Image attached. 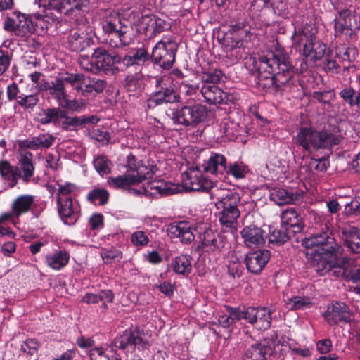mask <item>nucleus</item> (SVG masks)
Instances as JSON below:
<instances>
[{"label": "nucleus", "instance_id": "nucleus-1", "mask_svg": "<svg viewBox=\"0 0 360 360\" xmlns=\"http://www.w3.org/2000/svg\"><path fill=\"white\" fill-rule=\"evenodd\" d=\"M131 20L139 22L140 29L148 39H153L172 27L171 22L167 19L156 15H141L137 8L129 11V19L115 11L108 10L103 18L102 29L105 34H115L119 39L118 41L110 39L109 44L111 47L122 48L134 43L135 34Z\"/></svg>", "mask_w": 360, "mask_h": 360}, {"label": "nucleus", "instance_id": "nucleus-11", "mask_svg": "<svg viewBox=\"0 0 360 360\" xmlns=\"http://www.w3.org/2000/svg\"><path fill=\"white\" fill-rule=\"evenodd\" d=\"M184 185L187 191H205L211 193L214 188L213 182L203 176L196 170H191L184 173Z\"/></svg>", "mask_w": 360, "mask_h": 360}, {"label": "nucleus", "instance_id": "nucleus-64", "mask_svg": "<svg viewBox=\"0 0 360 360\" xmlns=\"http://www.w3.org/2000/svg\"><path fill=\"white\" fill-rule=\"evenodd\" d=\"M345 211L349 214H360V198H354L345 205Z\"/></svg>", "mask_w": 360, "mask_h": 360}, {"label": "nucleus", "instance_id": "nucleus-49", "mask_svg": "<svg viewBox=\"0 0 360 360\" xmlns=\"http://www.w3.org/2000/svg\"><path fill=\"white\" fill-rule=\"evenodd\" d=\"M69 6L68 15L75 17L80 15L81 13H84L89 11V0H74Z\"/></svg>", "mask_w": 360, "mask_h": 360}, {"label": "nucleus", "instance_id": "nucleus-22", "mask_svg": "<svg viewBox=\"0 0 360 360\" xmlns=\"http://www.w3.org/2000/svg\"><path fill=\"white\" fill-rule=\"evenodd\" d=\"M178 96L172 87H161L147 100L146 105L148 109L155 108L156 106L167 103L177 101Z\"/></svg>", "mask_w": 360, "mask_h": 360}, {"label": "nucleus", "instance_id": "nucleus-58", "mask_svg": "<svg viewBox=\"0 0 360 360\" xmlns=\"http://www.w3.org/2000/svg\"><path fill=\"white\" fill-rule=\"evenodd\" d=\"M329 166V160L326 157L321 158H311L309 162L310 169H314L319 172H326Z\"/></svg>", "mask_w": 360, "mask_h": 360}, {"label": "nucleus", "instance_id": "nucleus-28", "mask_svg": "<svg viewBox=\"0 0 360 360\" xmlns=\"http://www.w3.org/2000/svg\"><path fill=\"white\" fill-rule=\"evenodd\" d=\"M343 243L347 250L354 254H360V229L350 227L342 232Z\"/></svg>", "mask_w": 360, "mask_h": 360}, {"label": "nucleus", "instance_id": "nucleus-44", "mask_svg": "<svg viewBox=\"0 0 360 360\" xmlns=\"http://www.w3.org/2000/svg\"><path fill=\"white\" fill-rule=\"evenodd\" d=\"M248 171V167L243 162H236L226 166L224 173L232 175L236 179H243Z\"/></svg>", "mask_w": 360, "mask_h": 360}, {"label": "nucleus", "instance_id": "nucleus-13", "mask_svg": "<svg viewBox=\"0 0 360 360\" xmlns=\"http://www.w3.org/2000/svg\"><path fill=\"white\" fill-rule=\"evenodd\" d=\"M271 319V311L266 308L246 309V321L257 330H265L269 328Z\"/></svg>", "mask_w": 360, "mask_h": 360}, {"label": "nucleus", "instance_id": "nucleus-29", "mask_svg": "<svg viewBox=\"0 0 360 360\" xmlns=\"http://www.w3.org/2000/svg\"><path fill=\"white\" fill-rule=\"evenodd\" d=\"M70 254L66 250H60L46 255V264L54 270H60L69 262Z\"/></svg>", "mask_w": 360, "mask_h": 360}, {"label": "nucleus", "instance_id": "nucleus-10", "mask_svg": "<svg viewBox=\"0 0 360 360\" xmlns=\"http://www.w3.org/2000/svg\"><path fill=\"white\" fill-rule=\"evenodd\" d=\"M57 209L62 221L68 225L74 224L79 217L80 206L77 200L68 197L56 196Z\"/></svg>", "mask_w": 360, "mask_h": 360}, {"label": "nucleus", "instance_id": "nucleus-21", "mask_svg": "<svg viewBox=\"0 0 360 360\" xmlns=\"http://www.w3.org/2000/svg\"><path fill=\"white\" fill-rule=\"evenodd\" d=\"M241 236L244 243L250 248H259L265 243L264 231L255 225L244 227L241 231Z\"/></svg>", "mask_w": 360, "mask_h": 360}, {"label": "nucleus", "instance_id": "nucleus-24", "mask_svg": "<svg viewBox=\"0 0 360 360\" xmlns=\"http://www.w3.org/2000/svg\"><path fill=\"white\" fill-rule=\"evenodd\" d=\"M36 88L38 91H48L58 103L65 98L67 94L60 77H56L54 80L51 82L43 80L40 84L36 86Z\"/></svg>", "mask_w": 360, "mask_h": 360}, {"label": "nucleus", "instance_id": "nucleus-45", "mask_svg": "<svg viewBox=\"0 0 360 360\" xmlns=\"http://www.w3.org/2000/svg\"><path fill=\"white\" fill-rule=\"evenodd\" d=\"M41 347V343L35 338H28L25 340L20 347V351L24 354L37 357Z\"/></svg>", "mask_w": 360, "mask_h": 360}, {"label": "nucleus", "instance_id": "nucleus-30", "mask_svg": "<svg viewBox=\"0 0 360 360\" xmlns=\"http://www.w3.org/2000/svg\"><path fill=\"white\" fill-rule=\"evenodd\" d=\"M147 188L153 192L151 196L160 195L161 196L170 195L174 193H178L180 191L179 186L170 182H165L163 181H153L148 183Z\"/></svg>", "mask_w": 360, "mask_h": 360}, {"label": "nucleus", "instance_id": "nucleus-42", "mask_svg": "<svg viewBox=\"0 0 360 360\" xmlns=\"http://www.w3.org/2000/svg\"><path fill=\"white\" fill-rule=\"evenodd\" d=\"M63 85L69 84L76 91L81 89V85L84 84L85 77L82 73L66 72L60 76Z\"/></svg>", "mask_w": 360, "mask_h": 360}, {"label": "nucleus", "instance_id": "nucleus-56", "mask_svg": "<svg viewBox=\"0 0 360 360\" xmlns=\"http://www.w3.org/2000/svg\"><path fill=\"white\" fill-rule=\"evenodd\" d=\"M101 256L105 263L108 264L112 261L119 262L122 258V252L118 249L110 248V249H103Z\"/></svg>", "mask_w": 360, "mask_h": 360}, {"label": "nucleus", "instance_id": "nucleus-12", "mask_svg": "<svg viewBox=\"0 0 360 360\" xmlns=\"http://www.w3.org/2000/svg\"><path fill=\"white\" fill-rule=\"evenodd\" d=\"M325 319L330 325L347 323L352 320V314L345 303L337 302L328 307Z\"/></svg>", "mask_w": 360, "mask_h": 360}, {"label": "nucleus", "instance_id": "nucleus-62", "mask_svg": "<svg viewBox=\"0 0 360 360\" xmlns=\"http://www.w3.org/2000/svg\"><path fill=\"white\" fill-rule=\"evenodd\" d=\"M224 134L227 136L240 135L243 131L242 127L238 123L233 122H226L224 124Z\"/></svg>", "mask_w": 360, "mask_h": 360}, {"label": "nucleus", "instance_id": "nucleus-51", "mask_svg": "<svg viewBox=\"0 0 360 360\" xmlns=\"http://www.w3.org/2000/svg\"><path fill=\"white\" fill-rule=\"evenodd\" d=\"M339 95L344 102L351 108L359 104V98H357V91L352 88L349 87L342 89Z\"/></svg>", "mask_w": 360, "mask_h": 360}, {"label": "nucleus", "instance_id": "nucleus-55", "mask_svg": "<svg viewBox=\"0 0 360 360\" xmlns=\"http://www.w3.org/2000/svg\"><path fill=\"white\" fill-rule=\"evenodd\" d=\"M219 41L227 51H231L234 49L243 46V44L238 42L236 37L231 34L229 31H228L222 38L219 39Z\"/></svg>", "mask_w": 360, "mask_h": 360}, {"label": "nucleus", "instance_id": "nucleus-46", "mask_svg": "<svg viewBox=\"0 0 360 360\" xmlns=\"http://www.w3.org/2000/svg\"><path fill=\"white\" fill-rule=\"evenodd\" d=\"M347 25L342 22V20H338L337 18L334 20V29L335 36L336 37H341L345 36L346 40H353L356 37V33L351 31L349 27H346Z\"/></svg>", "mask_w": 360, "mask_h": 360}, {"label": "nucleus", "instance_id": "nucleus-60", "mask_svg": "<svg viewBox=\"0 0 360 360\" xmlns=\"http://www.w3.org/2000/svg\"><path fill=\"white\" fill-rule=\"evenodd\" d=\"M131 240L135 246H146L149 243L148 236L143 231H136L131 236Z\"/></svg>", "mask_w": 360, "mask_h": 360}, {"label": "nucleus", "instance_id": "nucleus-52", "mask_svg": "<svg viewBox=\"0 0 360 360\" xmlns=\"http://www.w3.org/2000/svg\"><path fill=\"white\" fill-rule=\"evenodd\" d=\"M59 105L61 106L62 109H67L72 112H79L83 108H84L86 103L83 100L79 101L77 99H68L66 96H65V98L62 99V101L59 103Z\"/></svg>", "mask_w": 360, "mask_h": 360}, {"label": "nucleus", "instance_id": "nucleus-8", "mask_svg": "<svg viewBox=\"0 0 360 360\" xmlns=\"http://www.w3.org/2000/svg\"><path fill=\"white\" fill-rule=\"evenodd\" d=\"M92 58L98 72L103 71L108 75H114L120 72L118 65L122 62V57L115 51L98 46L94 50Z\"/></svg>", "mask_w": 360, "mask_h": 360}, {"label": "nucleus", "instance_id": "nucleus-47", "mask_svg": "<svg viewBox=\"0 0 360 360\" xmlns=\"http://www.w3.org/2000/svg\"><path fill=\"white\" fill-rule=\"evenodd\" d=\"M94 166L98 173L103 176L110 173L111 162L105 155H98L94 160Z\"/></svg>", "mask_w": 360, "mask_h": 360}, {"label": "nucleus", "instance_id": "nucleus-31", "mask_svg": "<svg viewBox=\"0 0 360 360\" xmlns=\"http://www.w3.org/2000/svg\"><path fill=\"white\" fill-rule=\"evenodd\" d=\"M204 170L213 174H223L226 170V159L221 154L214 153L204 164Z\"/></svg>", "mask_w": 360, "mask_h": 360}, {"label": "nucleus", "instance_id": "nucleus-41", "mask_svg": "<svg viewBox=\"0 0 360 360\" xmlns=\"http://www.w3.org/2000/svg\"><path fill=\"white\" fill-rule=\"evenodd\" d=\"M63 115L57 126L62 130L65 131H77L80 127L78 116H69L68 112L65 110H64Z\"/></svg>", "mask_w": 360, "mask_h": 360}, {"label": "nucleus", "instance_id": "nucleus-25", "mask_svg": "<svg viewBox=\"0 0 360 360\" xmlns=\"http://www.w3.org/2000/svg\"><path fill=\"white\" fill-rule=\"evenodd\" d=\"M18 161L20 171L21 172V176L19 178L22 179L25 183H27L34 174L35 168L33 163V155L28 151L20 152Z\"/></svg>", "mask_w": 360, "mask_h": 360}, {"label": "nucleus", "instance_id": "nucleus-2", "mask_svg": "<svg viewBox=\"0 0 360 360\" xmlns=\"http://www.w3.org/2000/svg\"><path fill=\"white\" fill-rule=\"evenodd\" d=\"M253 65L257 74L255 83L259 88L281 91L293 84L294 66L287 53L268 52L255 60Z\"/></svg>", "mask_w": 360, "mask_h": 360}, {"label": "nucleus", "instance_id": "nucleus-37", "mask_svg": "<svg viewBox=\"0 0 360 360\" xmlns=\"http://www.w3.org/2000/svg\"><path fill=\"white\" fill-rule=\"evenodd\" d=\"M336 18L338 20H342V22L347 25L346 27L355 33L359 29L360 17L347 9L340 11Z\"/></svg>", "mask_w": 360, "mask_h": 360}, {"label": "nucleus", "instance_id": "nucleus-34", "mask_svg": "<svg viewBox=\"0 0 360 360\" xmlns=\"http://www.w3.org/2000/svg\"><path fill=\"white\" fill-rule=\"evenodd\" d=\"M34 201V196L23 195L18 196L12 204V210L15 217L18 218L22 214L27 212Z\"/></svg>", "mask_w": 360, "mask_h": 360}, {"label": "nucleus", "instance_id": "nucleus-18", "mask_svg": "<svg viewBox=\"0 0 360 360\" xmlns=\"http://www.w3.org/2000/svg\"><path fill=\"white\" fill-rule=\"evenodd\" d=\"M270 256V252L267 250L248 253L245 259L247 269L255 274L260 273L269 261Z\"/></svg>", "mask_w": 360, "mask_h": 360}, {"label": "nucleus", "instance_id": "nucleus-50", "mask_svg": "<svg viewBox=\"0 0 360 360\" xmlns=\"http://www.w3.org/2000/svg\"><path fill=\"white\" fill-rule=\"evenodd\" d=\"M39 101L37 94H24L21 98L18 99L16 105L22 108L25 110H33Z\"/></svg>", "mask_w": 360, "mask_h": 360}, {"label": "nucleus", "instance_id": "nucleus-32", "mask_svg": "<svg viewBox=\"0 0 360 360\" xmlns=\"http://www.w3.org/2000/svg\"><path fill=\"white\" fill-rule=\"evenodd\" d=\"M64 109L60 107L49 108L44 109L39 114V122L41 124H49L52 123L54 126H58L63 117Z\"/></svg>", "mask_w": 360, "mask_h": 360}, {"label": "nucleus", "instance_id": "nucleus-3", "mask_svg": "<svg viewBox=\"0 0 360 360\" xmlns=\"http://www.w3.org/2000/svg\"><path fill=\"white\" fill-rule=\"evenodd\" d=\"M304 243L308 248H314L311 256V266L321 276L338 264L344 252V248L326 233L312 235L306 238Z\"/></svg>", "mask_w": 360, "mask_h": 360}, {"label": "nucleus", "instance_id": "nucleus-20", "mask_svg": "<svg viewBox=\"0 0 360 360\" xmlns=\"http://www.w3.org/2000/svg\"><path fill=\"white\" fill-rule=\"evenodd\" d=\"M281 225L292 230V232L301 233L304 229L302 217L295 207L283 210L281 214Z\"/></svg>", "mask_w": 360, "mask_h": 360}, {"label": "nucleus", "instance_id": "nucleus-27", "mask_svg": "<svg viewBox=\"0 0 360 360\" xmlns=\"http://www.w3.org/2000/svg\"><path fill=\"white\" fill-rule=\"evenodd\" d=\"M0 175L1 178L8 182L11 188L15 187L18 182L21 172L19 168L11 165L8 160H0Z\"/></svg>", "mask_w": 360, "mask_h": 360}, {"label": "nucleus", "instance_id": "nucleus-57", "mask_svg": "<svg viewBox=\"0 0 360 360\" xmlns=\"http://www.w3.org/2000/svg\"><path fill=\"white\" fill-rule=\"evenodd\" d=\"M224 74L221 70L215 69L213 71L204 72L202 75L203 84H216L222 80Z\"/></svg>", "mask_w": 360, "mask_h": 360}, {"label": "nucleus", "instance_id": "nucleus-40", "mask_svg": "<svg viewBox=\"0 0 360 360\" xmlns=\"http://www.w3.org/2000/svg\"><path fill=\"white\" fill-rule=\"evenodd\" d=\"M311 299L307 297L295 296L285 302V307L288 310H304L311 307Z\"/></svg>", "mask_w": 360, "mask_h": 360}, {"label": "nucleus", "instance_id": "nucleus-26", "mask_svg": "<svg viewBox=\"0 0 360 360\" xmlns=\"http://www.w3.org/2000/svg\"><path fill=\"white\" fill-rule=\"evenodd\" d=\"M200 91L205 101L209 104L216 105L224 102V91L214 84H202Z\"/></svg>", "mask_w": 360, "mask_h": 360}, {"label": "nucleus", "instance_id": "nucleus-14", "mask_svg": "<svg viewBox=\"0 0 360 360\" xmlns=\"http://www.w3.org/2000/svg\"><path fill=\"white\" fill-rule=\"evenodd\" d=\"M305 43L303 48V55L311 61L319 60L324 56L326 45L319 39L315 35H304Z\"/></svg>", "mask_w": 360, "mask_h": 360}, {"label": "nucleus", "instance_id": "nucleus-9", "mask_svg": "<svg viewBox=\"0 0 360 360\" xmlns=\"http://www.w3.org/2000/svg\"><path fill=\"white\" fill-rule=\"evenodd\" d=\"M207 115V108L201 104L185 105L173 113L174 123L184 127L196 126Z\"/></svg>", "mask_w": 360, "mask_h": 360}, {"label": "nucleus", "instance_id": "nucleus-39", "mask_svg": "<svg viewBox=\"0 0 360 360\" xmlns=\"http://www.w3.org/2000/svg\"><path fill=\"white\" fill-rule=\"evenodd\" d=\"M158 170L156 165L150 164L149 162L146 165L143 161H141L139 162L138 172L136 175H135L136 181L139 184L145 180L151 179Z\"/></svg>", "mask_w": 360, "mask_h": 360}, {"label": "nucleus", "instance_id": "nucleus-63", "mask_svg": "<svg viewBox=\"0 0 360 360\" xmlns=\"http://www.w3.org/2000/svg\"><path fill=\"white\" fill-rule=\"evenodd\" d=\"M226 311L233 323L241 319L246 320V309L241 310L239 308L226 307Z\"/></svg>", "mask_w": 360, "mask_h": 360}, {"label": "nucleus", "instance_id": "nucleus-61", "mask_svg": "<svg viewBox=\"0 0 360 360\" xmlns=\"http://www.w3.org/2000/svg\"><path fill=\"white\" fill-rule=\"evenodd\" d=\"M348 258L344 255V252L342 255V258L338 259V264H335L333 268L328 273L330 275L339 277L345 273L344 265L348 262Z\"/></svg>", "mask_w": 360, "mask_h": 360}, {"label": "nucleus", "instance_id": "nucleus-17", "mask_svg": "<svg viewBox=\"0 0 360 360\" xmlns=\"http://www.w3.org/2000/svg\"><path fill=\"white\" fill-rule=\"evenodd\" d=\"M150 60V53L144 47L134 49L122 58V62L127 68H134L140 72L145 63Z\"/></svg>", "mask_w": 360, "mask_h": 360}, {"label": "nucleus", "instance_id": "nucleus-33", "mask_svg": "<svg viewBox=\"0 0 360 360\" xmlns=\"http://www.w3.org/2000/svg\"><path fill=\"white\" fill-rule=\"evenodd\" d=\"M296 233L283 225L278 229L270 230L269 236V243L281 245L288 241Z\"/></svg>", "mask_w": 360, "mask_h": 360}, {"label": "nucleus", "instance_id": "nucleus-38", "mask_svg": "<svg viewBox=\"0 0 360 360\" xmlns=\"http://www.w3.org/2000/svg\"><path fill=\"white\" fill-rule=\"evenodd\" d=\"M174 272L179 274H188L191 271V257L186 255L176 257L172 263Z\"/></svg>", "mask_w": 360, "mask_h": 360}, {"label": "nucleus", "instance_id": "nucleus-23", "mask_svg": "<svg viewBox=\"0 0 360 360\" xmlns=\"http://www.w3.org/2000/svg\"><path fill=\"white\" fill-rule=\"evenodd\" d=\"M202 246L210 251L221 252L227 244L226 238L212 229H207L200 236Z\"/></svg>", "mask_w": 360, "mask_h": 360}, {"label": "nucleus", "instance_id": "nucleus-5", "mask_svg": "<svg viewBox=\"0 0 360 360\" xmlns=\"http://www.w3.org/2000/svg\"><path fill=\"white\" fill-rule=\"evenodd\" d=\"M210 198L217 201L215 205L219 212V221L225 227L234 226L240 212L238 205L240 202V195L220 187L214 188L210 193Z\"/></svg>", "mask_w": 360, "mask_h": 360}, {"label": "nucleus", "instance_id": "nucleus-16", "mask_svg": "<svg viewBox=\"0 0 360 360\" xmlns=\"http://www.w3.org/2000/svg\"><path fill=\"white\" fill-rule=\"evenodd\" d=\"M167 233L171 238H179L182 243L191 244L195 240L191 225L185 221L169 224Z\"/></svg>", "mask_w": 360, "mask_h": 360}, {"label": "nucleus", "instance_id": "nucleus-35", "mask_svg": "<svg viewBox=\"0 0 360 360\" xmlns=\"http://www.w3.org/2000/svg\"><path fill=\"white\" fill-rule=\"evenodd\" d=\"M271 348L260 343L251 345L245 352L244 360H266Z\"/></svg>", "mask_w": 360, "mask_h": 360}, {"label": "nucleus", "instance_id": "nucleus-15", "mask_svg": "<svg viewBox=\"0 0 360 360\" xmlns=\"http://www.w3.org/2000/svg\"><path fill=\"white\" fill-rule=\"evenodd\" d=\"M94 44L93 38L84 32L77 29H71L67 37V46L75 52H82Z\"/></svg>", "mask_w": 360, "mask_h": 360}, {"label": "nucleus", "instance_id": "nucleus-59", "mask_svg": "<svg viewBox=\"0 0 360 360\" xmlns=\"http://www.w3.org/2000/svg\"><path fill=\"white\" fill-rule=\"evenodd\" d=\"M37 145L39 148H49L53 144L56 137L53 135L46 133L41 134L37 136H34Z\"/></svg>", "mask_w": 360, "mask_h": 360}, {"label": "nucleus", "instance_id": "nucleus-48", "mask_svg": "<svg viewBox=\"0 0 360 360\" xmlns=\"http://www.w3.org/2000/svg\"><path fill=\"white\" fill-rule=\"evenodd\" d=\"M109 199V193L104 188H95L91 191L87 195V200L95 203L96 200H98V205H105Z\"/></svg>", "mask_w": 360, "mask_h": 360}, {"label": "nucleus", "instance_id": "nucleus-6", "mask_svg": "<svg viewBox=\"0 0 360 360\" xmlns=\"http://www.w3.org/2000/svg\"><path fill=\"white\" fill-rule=\"evenodd\" d=\"M178 48L179 44L173 36L164 37L153 48L150 53V60L159 68L169 70L175 63Z\"/></svg>", "mask_w": 360, "mask_h": 360}, {"label": "nucleus", "instance_id": "nucleus-54", "mask_svg": "<svg viewBox=\"0 0 360 360\" xmlns=\"http://www.w3.org/2000/svg\"><path fill=\"white\" fill-rule=\"evenodd\" d=\"M23 94L24 93L20 89V86L16 82H13L6 87V96L8 101L10 102L14 101L15 105H17L18 99L20 100Z\"/></svg>", "mask_w": 360, "mask_h": 360}, {"label": "nucleus", "instance_id": "nucleus-36", "mask_svg": "<svg viewBox=\"0 0 360 360\" xmlns=\"http://www.w3.org/2000/svg\"><path fill=\"white\" fill-rule=\"evenodd\" d=\"M108 182L110 186L115 189L129 190V187L138 184L134 174L119 175L115 177H109Z\"/></svg>", "mask_w": 360, "mask_h": 360}, {"label": "nucleus", "instance_id": "nucleus-43", "mask_svg": "<svg viewBox=\"0 0 360 360\" xmlns=\"http://www.w3.org/2000/svg\"><path fill=\"white\" fill-rule=\"evenodd\" d=\"M24 15L25 14L20 11H14L7 14L4 22V30L8 32H15L18 26L20 24L21 20L23 18Z\"/></svg>", "mask_w": 360, "mask_h": 360}, {"label": "nucleus", "instance_id": "nucleus-7", "mask_svg": "<svg viewBox=\"0 0 360 360\" xmlns=\"http://www.w3.org/2000/svg\"><path fill=\"white\" fill-rule=\"evenodd\" d=\"M114 346L124 351L125 354L132 353L136 349L143 351L150 346L144 333L136 328L134 330H127L113 341Z\"/></svg>", "mask_w": 360, "mask_h": 360}, {"label": "nucleus", "instance_id": "nucleus-53", "mask_svg": "<svg viewBox=\"0 0 360 360\" xmlns=\"http://www.w3.org/2000/svg\"><path fill=\"white\" fill-rule=\"evenodd\" d=\"M34 30V27L32 22L25 15L21 20L20 24L18 26L14 32L18 36L25 37L32 33Z\"/></svg>", "mask_w": 360, "mask_h": 360}, {"label": "nucleus", "instance_id": "nucleus-19", "mask_svg": "<svg viewBox=\"0 0 360 360\" xmlns=\"http://www.w3.org/2000/svg\"><path fill=\"white\" fill-rule=\"evenodd\" d=\"M304 192L295 190H286L281 188H276L271 190L270 198L278 205L297 203L302 201Z\"/></svg>", "mask_w": 360, "mask_h": 360}, {"label": "nucleus", "instance_id": "nucleus-4", "mask_svg": "<svg viewBox=\"0 0 360 360\" xmlns=\"http://www.w3.org/2000/svg\"><path fill=\"white\" fill-rule=\"evenodd\" d=\"M342 139V136L335 131L317 130L312 127H301L293 137L294 143L309 153L321 150H331Z\"/></svg>", "mask_w": 360, "mask_h": 360}]
</instances>
